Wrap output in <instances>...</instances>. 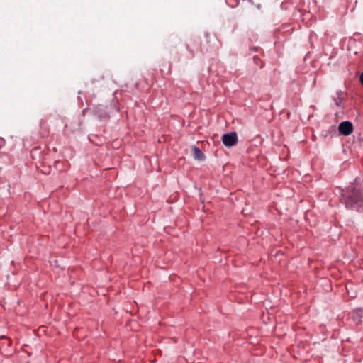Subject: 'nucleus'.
<instances>
[{
  "label": "nucleus",
  "mask_w": 363,
  "mask_h": 363,
  "mask_svg": "<svg viewBox=\"0 0 363 363\" xmlns=\"http://www.w3.org/2000/svg\"><path fill=\"white\" fill-rule=\"evenodd\" d=\"M222 142L225 146L228 147L235 145L238 142L237 133L232 132L230 133L224 134L222 136Z\"/></svg>",
  "instance_id": "nucleus-1"
},
{
  "label": "nucleus",
  "mask_w": 363,
  "mask_h": 363,
  "mask_svg": "<svg viewBox=\"0 0 363 363\" xmlns=\"http://www.w3.org/2000/svg\"><path fill=\"white\" fill-rule=\"evenodd\" d=\"M362 199L360 198L357 192H352L351 195H349L345 201L347 207L353 208L355 205L361 206Z\"/></svg>",
  "instance_id": "nucleus-2"
},
{
  "label": "nucleus",
  "mask_w": 363,
  "mask_h": 363,
  "mask_svg": "<svg viewBox=\"0 0 363 363\" xmlns=\"http://www.w3.org/2000/svg\"><path fill=\"white\" fill-rule=\"evenodd\" d=\"M338 130L341 134L349 135L353 131V125L352 123L349 121L342 122L338 126Z\"/></svg>",
  "instance_id": "nucleus-3"
},
{
  "label": "nucleus",
  "mask_w": 363,
  "mask_h": 363,
  "mask_svg": "<svg viewBox=\"0 0 363 363\" xmlns=\"http://www.w3.org/2000/svg\"><path fill=\"white\" fill-rule=\"evenodd\" d=\"M50 129L45 121H41L40 123V135L42 138H47L49 135Z\"/></svg>",
  "instance_id": "nucleus-4"
},
{
  "label": "nucleus",
  "mask_w": 363,
  "mask_h": 363,
  "mask_svg": "<svg viewBox=\"0 0 363 363\" xmlns=\"http://www.w3.org/2000/svg\"><path fill=\"white\" fill-rule=\"evenodd\" d=\"M193 152L194 157L196 160H203L205 159L204 154L198 147H194Z\"/></svg>",
  "instance_id": "nucleus-5"
},
{
  "label": "nucleus",
  "mask_w": 363,
  "mask_h": 363,
  "mask_svg": "<svg viewBox=\"0 0 363 363\" xmlns=\"http://www.w3.org/2000/svg\"><path fill=\"white\" fill-rule=\"evenodd\" d=\"M4 140L3 138H0V148L1 147V146L4 144Z\"/></svg>",
  "instance_id": "nucleus-6"
},
{
  "label": "nucleus",
  "mask_w": 363,
  "mask_h": 363,
  "mask_svg": "<svg viewBox=\"0 0 363 363\" xmlns=\"http://www.w3.org/2000/svg\"><path fill=\"white\" fill-rule=\"evenodd\" d=\"M8 346L11 347L12 345V340L11 338H8Z\"/></svg>",
  "instance_id": "nucleus-7"
},
{
  "label": "nucleus",
  "mask_w": 363,
  "mask_h": 363,
  "mask_svg": "<svg viewBox=\"0 0 363 363\" xmlns=\"http://www.w3.org/2000/svg\"><path fill=\"white\" fill-rule=\"evenodd\" d=\"M359 80H360L361 84L363 85V72L362 73V74L359 77Z\"/></svg>",
  "instance_id": "nucleus-8"
},
{
  "label": "nucleus",
  "mask_w": 363,
  "mask_h": 363,
  "mask_svg": "<svg viewBox=\"0 0 363 363\" xmlns=\"http://www.w3.org/2000/svg\"><path fill=\"white\" fill-rule=\"evenodd\" d=\"M8 338H9V337H6V336H5V335H1V336H0V340H4V339H7V340H8Z\"/></svg>",
  "instance_id": "nucleus-9"
},
{
  "label": "nucleus",
  "mask_w": 363,
  "mask_h": 363,
  "mask_svg": "<svg viewBox=\"0 0 363 363\" xmlns=\"http://www.w3.org/2000/svg\"><path fill=\"white\" fill-rule=\"evenodd\" d=\"M60 164H61L60 162H59V161L56 162V163H55L56 168H57V165H59Z\"/></svg>",
  "instance_id": "nucleus-10"
}]
</instances>
